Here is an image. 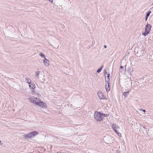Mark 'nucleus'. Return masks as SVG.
<instances>
[{"label": "nucleus", "mask_w": 153, "mask_h": 153, "mask_svg": "<svg viewBox=\"0 0 153 153\" xmlns=\"http://www.w3.org/2000/svg\"><path fill=\"white\" fill-rule=\"evenodd\" d=\"M112 127L115 132H117L118 130L119 129V127L115 124H113Z\"/></svg>", "instance_id": "nucleus-5"}, {"label": "nucleus", "mask_w": 153, "mask_h": 153, "mask_svg": "<svg viewBox=\"0 0 153 153\" xmlns=\"http://www.w3.org/2000/svg\"><path fill=\"white\" fill-rule=\"evenodd\" d=\"M35 74L38 79L42 78L43 80L44 79L43 78L44 77V75H43V72L38 71L35 72Z\"/></svg>", "instance_id": "nucleus-2"}, {"label": "nucleus", "mask_w": 153, "mask_h": 153, "mask_svg": "<svg viewBox=\"0 0 153 153\" xmlns=\"http://www.w3.org/2000/svg\"><path fill=\"white\" fill-rule=\"evenodd\" d=\"M30 100L32 102L37 105L39 101H40V99L39 98L34 97H31L30 98Z\"/></svg>", "instance_id": "nucleus-3"}, {"label": "nucleus", "mask_w": 153, "mask_h": 153, "mask_svg": "<svg viewBox=\"0 0 153 153\" xmlns=\"http://www.w3.org/2000/svg\"><path fill=\"white\" fill-rule=\"evenodd\" d=\"M49 1L50 2H52L53 0H49Z\"/></svg>", "instance_id": "nucleus-29"}, {"label": "nucleus", "mask_w": 153, "mask_h": 153, "mask_svg": "<svg viewBox=\"0 0 153 153\" xmlns=\"http://www.w3.org/2000/svg\"><path fill=\"white\" fill-rule=\"evenodd\" d=\"M29 84V87L30 88L33 89L35 88V86L34 84H33V82H30Z\"/></svg>", "instance_id": "nucleus-10"}, {"label": "nucleus", "mask_w": 153, "mask_h": 153, "mask_svg": "<svg viewBox=\"0 0 153 153\" xmlns=\"http://www.w3.org/2000/svg\"><path fill=\"white\" fill-rule=\"evenodd\" d=\"M142 110L144 112H146V110Z\"/></svg>", "instance_id": "nucleus-30"}, {"label": "nucleus", "mask_w": 153, "mask_h": 153, "mask_svg": "<svg viewBox=\"0 0 153 153\" xmlns=\"http://www.w3.org/2000/svg\"><path fill=\"white\" fill-rule=\"evenodd\" d=\"M39 55L41 57L43 58L44 59L46 58L45 55L42 53H40L39 54Z\"/></svg>", "instance_id": "nucleus-18"}, {"label": "nucleus", "mask_w": 153, "mask_h": 153, "mask_svg": "<svg viewBox=\"0 0 153 153\" xmlns=\"http://www.w3.org/2000/svg\"><path fill=\"white\" fill-rule=\"evenodd\" d=\"M108 116V114H105V115L104 117H107V116Z\"/></svg>", "instance_id": "nucleus-22"}, {"label": "nucleus", "mask_w": 153, "mask_h": 153, "mask_svg": "<svg viewBox=\"0 0 153 153\" xmlns=\"http://www.w3.org/2000/svg\"><path fill=\"white\" fill-rule=\"evenodd\" d=\"M2 144H3V143L1 142V140H0V144L2 145Z\"/></svg>", "instance_id": "nucleus-24"}, {"label": "nucleus", "mask_w": 153, "mask_h": 153, "mask_svg": "<svg viewBox=\"0 0 153 153\" xmlns=\"http://www.w3.org/2000/svg\"><path fill=\"white\" fill-rule=\"evenodd\" d=\"M146 30H145V31L144 33H143L142 35L144 36H146V35H148L149 33L146 31Z\"/></svg>", "instance_id": "nucleus-16"}, {"label": "nucleus", "mask_w": 153, "mask_h": 153, "mask_svg": "<svg viewBox=\"0 0 153 153\" xmlns=\"http://www.w3.org/2000/svg\"><path fill=\"white\" fill-rule=\"evenodd\" d=\"M45 103L43 102H41L40 101H39L38 103H37V105L41 106L42 107H44Z\"/></svg>", "instance_id": "nucleus-11"}, {"label": "nucleus", "mask_w": 153, "mask_h": 153, "mask_svg": "<svg viewBox=\"0 0 153 153\" xmlns=\"http://www.w3.org/2000/svg\"><path fill=\"white\" fill-rule=\"evenodd\" d=\"M103 65H102L101 67L99 68V69H98L97 70V73H100L101 72V71L103 67Z\"/></svg>", "instance_id": "nucleus-17"}, {"label": "nucleus", "mask_w": 153, "mask_h": 153, "mask_svg": "<svg viewBox=\"0 0 153 153\" xmlns=\"http://www.w3.org/2000/svg\"><path fill=\"white\" fill-rule=\"evenodd\" d=\"M138 52H137V54H138Z\"/></svg>", "instance_id": "nucleus-32"}, {"label": "nucleus", "mask_w": 153, "mask_h": 153, "mask_svg": "<svg viewBox=\"0 0 153 153\" xmlns=\"http://www.w3.org/2000/svg\"><path fill=\"white\" fill-rule=\"evenodd\" d=\"M38 134V132L36 131H34L30 133V138H32L33 137L35 136V135H37Z\"/></svg>", "instance_id": "nucleus-8"}, {"label": "nucleus", "mask_w": 153, "mask_h": 153, "mask_svg": "<svg viewBox=\"0 0 153 153\" xmlns=\"http://www.w3.org/2000/svg\"><path fill=\"white\" fill-rule=\"evenodd\" d=\"M105 88L106 90V91L107 92H109L110 90V86L109 85L110 82H107V80L106 79V77L105 78Z\"/></svg>", "instance_id": "nucleus-4"}, {"label": "nucleus", "mask_w": 153, "mask_h": 153, "mask_svg": "<svg viewBox=\"0 0 153 153\" xmlns=\"http://www.w3.org/2000/svg\"><path fill=\"white\" fill-rule=\"evenodd\" d=\"M97 95L100 99H105V97L103 94L101 92L99 91L97 92Z\"/></svg>", "instance_id": "nucleus-7"}, {"label": "nucleus", "mask_w": 153, "mask_h": 153, "mask_svg": "<svg viewBox=\"0 0 153 153\" xmlns=\"http://www.w3.org/2000/svg\"><path fill=\"white\" fill-rule=\"evenodd\" d=\"M148 18V17H146V16L145 20L146 21L147 20Z\"/></svg>", "instance_id": "nucleus-23"}, {"label": "nucleus", "mask_w": 153, "mask_h": 153, "mask_svg": "<svg viewBox=\"0 0 153 153\" xmlns=\"http://www.w3.org/2000/svg\"><path fill=\"white\" fill-rule=\"evenodd\" d=\"M24 137L25 138H30V133H27V134H25L24 135Z\"/></svg>", "instance_id": "nucleus-13"}, {"label": "nucleus", "mask_w": 153, "mask_h": 153, "mask_svg": "<svg viewBox=\"0 0 153 153\" xmlns=\"http://www.w3.org/2000/svg\"><path fill=\"white\" fill-rule=\"evenodd\" d=\"M25 79H26V82L28 84H29L30 82H31V80L30 78H25Z\"/></svg>", "instance_id": "nucleus-15"}, {"label": "nucleus", "mask_w": 153, "mask_h": 153, "mask_svg": "<svg viewBox=\"0 0 153 153\" xmlns=\"http://www.w3.org/2000/svg\"><path fill=\"white\" fill-rule=\"evenodd\" d=\"M59 47V46H56V47H55V48H57Z\"/></svg>", "instance_id": "nucleus-31"}, {"label": "nucleus", "mask_w": 153, "mask_h": 153, "mask_svg": "<svg viewBox=\"0 0 153 153\" xmlns=\"http://www.w3.org/2000/svg\"><path fill=\"white\" fill-rule=\"evenodd\" d=\"M101 115L102 117H103V116H105V114L104 113H101Z\"/></svg>", "instance_id": "nucleus-21"}, {"label": "nucleus", "mask_w": 153, "mask_h": 153, "mask_svg": "<svg viewBox=\"0 0 153 153\" xmlns=\"http://www.w3.org/2000/svg\"><path fill=\"white\" fill-rule=\"evenodd\" d=\"M106 74L107 75V78H106L107 82H110V74H107V73H106Z\"/></svg>", "instance_id": "nucleus-14"}, {"label": "nucleus", "mask_w": 153, "mask_h": 153, "mask_svg": "<svg viewBox=\"0 0 153 153\" xmlns=\"http://www.w3.org/2000/svg\"><path fill=\"white\" fill-rule=\"evenodd\" d=\"M123 66H121L120 67V68H123Z\"/></svg>", "instance_id": "nucleus-26"}, {"label": "nucleus", "mask_w": 153, "mask_h": 153, "mask_svg": "<svg viewBox=\"0 0 153 153\" xmlns=\"http://www.w3.org/2000/svg\"><path fill=\"white\" fill-rule=\"evenodd\" d=\"M118 135L119 137L121 136V134L120 133L117 131V132H115Z\"/></svg>", "instance_id": "nucleus-20"}, {"label": "nucleus", "mask_w": 153, "mask_h": 153, "mask_svg": "<svg viewBox=\"0 0 153 153\" xmlns=\"http://www.w3.org/2000/svg\"><path fill=\"white\" fill-rule=\"evenodd\" d=\"M136 82V83H135V84H136L137 85V84H138L139 83H138V82Z\"/></svg>", "instance_id": "nucleus-28"}, {"label": "nucleus", "mask_w": 153, "mask_h": 153, "mask_svg": "<svg viewBox=\"0 0 153 153\" xmlns=\"http://www.w3.org/2000/svg\"><path fill=\"white\" fill-rule=\"evenodd\" d=\"M137 56L138 57H139L140 56V55L139 54H137Z\"/></svg>", "instance_id": "nucleus-25"}, {"label": "nucleus", "mask_w": 153, "mask_h": 153, "mask_svg": "<svg viewBox=\"0 0 153 153\" xmlns=\"http://www.w3.org/2000/svg\"><path fill=\"white\" fill-rule=\"evenodd\" d=\"M151 13V11H149L148 13H147L146 14V17H148L149 16V15H150V14Z\"/></svg>", "instance_id": "nucleus-19"}, {"label": "nucleus", "mask_w": 153, "mask_h": 153, "mask_svg": "<svg viewBox=\"0 0 153 153\" xmlns=\"http://www.w3.org/2000/svg\"><path fill=\"white\" fill-rule=\"evenodd\" d=\"M43 63L46 66H48L49 65V62L46 58H45L43 60Z\"/></svg>", "instance_id": "nucleus-9"}, {"label": "nucleus", "mask_w": 153, "mask_h": 153, "mask_svg": "<svg viewBox=\"0 0 153 153\" xmlns=\"http://www.w3.org/2000/svg\"><path fill=\"white\" fill-rule=\"evenodd\" d=\"M94 118L97 121H100L102 120L103 117H102L101 113L96 111L94 113Z\"/></svg>", "instance_id": "nucleus-1"}, {"label": "nucleus", "mask_w": 153, "mask_h": 153, "mask_svg": "<svg viewBox=\"0 0 153 153\" xmlns=\"http://www.w3.org/2000/svg\"><path fill=\"white\" fill-rule=\"evenodd\" d=\"M104 47L105 48H106L107 47V46L105 45H104Z\"/></svg>", "instance_id": "nucleus-27"}, {"label": "nucleus", "mask_w": 153, "mask_h": 153, "mask_svg": "<svg viewBox=\"0 0 153 153\" xmlns=\"http://www.w3.org/2000/svg\"><path fill=\"white\" fill-rule=\"evenodd\" d=\"M151 28L152 26L151 25L149 24H147L146 26L145 30H146V31L149 33L151 31Z\"/></svg>", "instance_id": "nucleus-6"}, {"label": "nucleus", "mask_w": 153, "mask_h": 153, "mask_svg": "<svg viewBox=\"0 0 153 153\" xmlns=\"http://www.w3.org/2000/svg\"><path fill=\"white\" fill-rule=\"evenodd\" d=\"M129 94V91H128L127 92H124L123 93V95L125 98H126V97Z\"/></svg>", "instance_id": "nucleus-12"}]
</instances>
